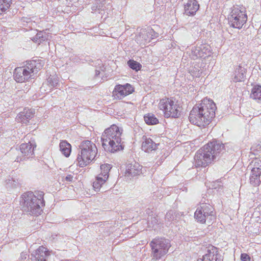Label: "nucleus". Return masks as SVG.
I'll list each match as a JSON object with an SVG mask.
<instances>
[{
  "label": "nucleus",
  "instance_id": "22",
  "mask_svg": "<svg viewBox=\"0 0 261 261\" xmlns=\"http://www.w3.org/2000/svg\"><path fill=\"white\" fill-rule=\"evenodd\" d=\"M59 146L60 151L66 157H68L70 155L71 146L69 143L65 140L62 141L60 143Z\"/></svg>",
  "mask_w": 261,
  "mask_h": 261
},
{
  "label": "nucleus",
  "instance_id": "13",
  "mask_svg": "<svg viewBox=\"0 0 261 261\" xmlns=\"http://www.w3.org/2000/svg\"><path fill=\"white\" fill-rule=\"evenodd\" d=\"M36 146L33 143L29 142L28 143H22L20 146L21 155L17 157L16 161L20 162L22 160L32 158L34 156V150Z\"/></svg>",
  "mask_w": 261,
  "mask_h": 261
},
{
  "label": "nucleus",
  "instance_id": "36",
  "mask_svg": "<svg viewBox=\"0 0 261 261\" xmlns=\"http://www.w3.org/2000/svg\"><path fill=\"white\" fill-rule=\"evenodd\" d=\"M100 74V71L98 70H95V76H98Z\"/></svg>",
  "mask_w": 261,
  "mask_h": 261
},
{
  "label": "nucleus",
  "instance_id": "5",
  "mask_svg": "<svg viewBox=\"0 0 261 261\" xmlns=\"http://www.w3.org/2000/svg\"><path fill=\"white\" fill-rule=\"evenodd\" d=\"M43 65V61L39 59L28 61L25 66L15 69L14 78L18 83L24 82L42 69Z\"/></svg>",
  "mask_w": 261,
  "mask_h": 261
},
{
  "label": "nucleus",
  "instance_id": "16",
  "mask_svg": "<svg viewBox=\"0 0 261 261\" xmlns=\"http://www.w3.org/2000/svg\"><path fill=\"white\" fill-rule=\"evenodd\" d=\"M31 255L32 261H46L50 255V252L45 247L40 246L32 253Z\"/></svg>",
  "mask_w": 261,
  "mask_h": 261
},
{
  "label": "nucleus",
  "instance_id": "20",
  "mask_svg": "<svg viewBox=\"0 0 261 261\" xmlns=\"http://www.w3.org/2000/svg\"><path fill=\"white\" fill-rule=\"evenodd\" d=\"M142 166L138 163H134L127 164L126 167L125 175L135 176L141 173Z\"/></svg>",
  "mask_w": 261,
  "mask_h": 261
},
{
  "label": "nucleus",
  "instance_id": "29",
  "mask_svg": "<svg viewBox=\"0 0 261 261\" xmlns=\"http://www.w3.org/2000/svg\"><path fill=\"white\" fill-rule=\"evenodd\" d=\"M12 0H0V14L8 9Z\"/></svg>",
  "mask_w": 261,
  "mask_h": 261
},
{
  "label": "nucleus",
  "instance_id": "1",
  "mask_svg": "<svg viewBox=\"0 0 261 261\" xmlns=\"http://www.w3.org/2000/svg\"><path fill=\"white\" fill-rule=\"evenodd\" d=\"M216 110V105L212 100L204 99L193 107L189 117V121L198 126H205L215 117Z\"/></svg>",
  "mask_w": 261,
  "mask_h": 261
},
{
  "label": "nucleus",
  "instance_id": "3",
  "mask_svg": "<svg viewBox=\"0 0 261 261\" xmlns=\"http://www.w3.org/2000/svg\"><path fill=\"white\" fill-rule=\"evenodd\" d=\"M122 129L116 125H112L102 134L101 140L102 145L107 151L115 152L123 148L121 136Z\"/></svg>",
  "mask_w": 261,
  "mask_h": 261
},
{
  "label": "nucleus",
  "instance_id": "34",
  "mask_svg": "<svg viewBox=\"0 0 261 261\" xmlns=\"http://www.w3.org/2000/svg\"><path fill=\"white\" fill-rule=\"evenodd\" d=\"M73 179V176L71 174L67 175L65 177V180L67 181H71Z\"/></svg>",
  "mask_w": 261,
  "mask_h": 261
},
{
  "label": "nucleus",
  "instance_id": "25",
  "mask_svg": "<svg viewBox=\"0 0 261 261\" xmlns=\"http://www.w3.org/2000/svg\"><path fill=\"white\" fill-rule=\"evenodd\" d=\"M107 179L101 177V175H98L96 177L95 180L93 183V188L95 191L100 190L102 185H103Z\"/></svg>",
  "mask_w": 261,
  "mask_h": 261
},
{
  "label": "nucleus",
  "instance_id": "31",
  "mask_svg": "<svg viewBox=\"0 0 261 261\" xmlns=\"http://www.w3.org/2000/svg\"><path fill=\"white\" fill-rule=\"evenodd\" d=\"M127 64L130 68L136 71H138L140 69L141 65L134 60H129L127 62Z\"/></svg>",
  "mask_w": 261,
  "mask_h": 261
},
{
  "label": "nucleus",
  "instance_id": "2",
  "mask_svg": "<svg viewBox=\"0 0 261 261\" xmlns=\"http://www.w3.org/2000/svg\"><path fill=\"white\" fill-rule=\"evenodd\" d=\"M224 144L213 140L198 150L194 156V165L196 167H205L216 159L217 155L224 149Z\"/></svg>",
  "mask_w": 261,
  "mask_h": 261
},
{
  "label": "nucleus",
  "instance_id": "26",
  "mask_svg": "<svg viewBox=\"0 0 261 261\" xmlns=\"http://www.w3.org/2000/svg\"><path fill=\"white\" fill-rule=\"evenodd\" d=\"M144 121L148 125H154L159 123L158 119L152 113L146 114L144 117Z\"/></svg>",
  "mask_w": 261,
  "mask_h": 261
},
{
  "label": "nucleus",
  "instance_id": "9",
  "mask_svg": "<svg viewBox=\"0 0 261 261\" xmlns=\"http://www.w3.org/2000/svg\"><path fill=\"white\" fill-rule=\"evenodd\" d=\"M247 16L244 8L233 7L228 17L230 25L234 28L241 29L246 23Z\"/></svg>",
  "mask_w": 261,
  "mask_h": 261
},
{
  "label": "nucleus",
  "instance_id": "7",
  "mask_svg": "<svg viewBox=\"0 0 261 261\" xmlns=\"http://www.w3.org/2000/svg\"><path fill=\"white\" fill-rule=\"evenodd\" d=\"M150 246L151 248V256L152 259L159 260L165 255L171 247L170 241L165 238H155L153 239Z\"/></svg>",
  "mask_w": 261,
  "mask_h": 261
},
{
  "label": "nucleus",
  "instance_id": "8",
  "mask_svg": "<svg viewBox=\"0 0 261 261\" xmlns=\"http://www.w3.org/2000/svg\"><path fill=\"white\" fill-rule=\"evenodd\" d=\"M195 218L198 221L208 225L212 224L215 220L214 208L210 204L202 203L198 207L194 215Z\"/></svg>",
  "mask_w": 261,
  "mask_h": 261
},
{
  "label": "nucleus",
  "instance_id": "33",
  "mask_svg": "<svg viewBox=\"0 0 261 261\" xmlns=\"http://www.w3.org/2000/svg\"><path fill=\"white\" fill-rule=\"evenodd\" d=\"M241 259L242 261H250L251 260V258L249 255L246 253L241 254Z\"/></svg>",
  "mask_w": 261,
  "mask_h": 261
},
{
  "label": "nucleus",
  "instance_id": "32",
  "mask_svg": "<svg viewBox=\"0 0 261 261\" xmlns=\"http://www.w3.org/2000/svg\"><path fill=\"white\" fill-rule=\"evenodd\" d=\"M58 77L55 76H50L47 79V83L51 87H56L58 84Z\"/></svg>",
  "mask_w": 261,
  "mask_h": 261
},
{
  "label": "nucleus",
  "instance_id": "12",
  "mask_svg": "<svg viewBox=\"0 0 261 261\" xmlns=\"http://www.w3.org/2000/svg\"><path fill=\"white\" fill-rule=\"evenodd\" d=\"M156 37V34L153 30L149 27L142 29L137 36L136 40L140 45H146L152 39Z\"/></svg>",
  "mask_w": 261,
  "mask_h": 261
},
{
  "label": "nucleus",
  "instance_id": "10",
  "mask_svg": "<svg viewBox=\"0 0 261 261\" xmlns=\"http://www.w3.org/2000/svg\"><path fill=\"white\" fill-rule=\"evenodd\" d=\"M160 109L163 111L166 118H178L180 114V107L169 98H163L159 103Z\"/></svg>",
  "mask_w": 261,
  "mask_h": 261
},
{
  "label": "nucleus",
  "instance_id": "23",
  "mask_svg": "<svg viewBox=\"0 0 261 261\" xmlns=\"http://www.w3.org/2000/svg\"><path fill=\"white\" fill-rule=\"evenodd\" d=\"M250 97L261 102V86H254L251 90Z\"/></svg>",
  "mask_w": 261,
  "mask_h": 261
},
{
  "label": "nucleus",
  "instance_id": "37",
  "mask_svg": "<svg viewBox=\"0 0 261 261\" xmlns=\"http://www.w3.org/2000/svg\"><path fill=\"white\" fill-rule=\"evenodd\" d=\"M96 8L95 7H92V10H95Z\"/></svg>",
  "mask_w": 261,
  "mask_h": 261
},
{
  "label": "nucleus",
  "instance_id": "18",
  "mask_svg": "<svg viewBox=\"0 0 261 261\" xmlns=\"http://www.w3.org/2000/svg\"><path fill=\"white\" fill-rule=\"evenodd\" d=\"M198 261H222L221 255L218 253V249L212 246L207 250V253L203 256L202 259Z\"/></svg>",
  "mask_w": 261,
  "mask_h": 261
},
{
  "label": "nucleus",
  "instance_id": "24",
  "mask_svg": "<svg viewBox=\"0 0 261 261\" xmlns=\"http://www.w3.org/2000/svg\"><path fill=\"white\" fill-rule=\"evenodd\" d=\"M245 76V72L244 69L239 66L235 70V75L233 80L235 82H241L244 80Z\"/></svg>",
  "mask_w": 261,
  "mask_h": 261
},
{
  "label": "nucleus",
  "instance_id": "19",
  "mask_svg": "<svg viewBox=\"0 0 261 261\" xmlns=\"http://www.w3.org/2000/svg\"><path fill=\"white\" fill-rule=\"evenodd\" d=\"M199 5L196 0H188L185 4V13L188 16L194 15L199 10Z\"/></svg>",
  "mask_w": 261,
  "mask_h": 261
},
{
  "label": "nucleus",
  "instance_id": "35",
  "mask_svg": "<svg viewBox=\"0 0 261 261\" xmlns=\"http://www.w3.org/2000/svg\"><path fill=\"white\" fill-rule=\"evenodd\" d=\"M21 20H22V21L23 22H25L27 23H29V22H31V18H30L23 17Z\"/></svg>",
  "mask_w": 261,
  "mask_h": 261
},
{
  "label": "nucleus",
  "instance_id": "30",
  "mask_svg": "<svg viewBox=\"0 0 261 261\" xmlns=\"http://www.w3.org/2000/svg\"><path fill=\"white\" fill-rule=\"evenodd\" d=\"M177 216V214L174 211H168L165 216V220L168 222H171L174 220H176Z\"/></svg>",
  "mask_w": 261,
  "mask_h": 261
},
{
  "label": "nucleus",
  "instance_id": "4",
  "mask_svg": "<svg viewBox=\"0 0 261 261\" xmlns=\"http://www.w3.org/2000/svg\"><path fill=\"white\" fill-rule=\"evenodd\" d=\"M35 195L32 192L24 193L21 196L20 203L23 210L29 214L38 216L42 212L41 207L44 205V194L38 192Z\"/></svg>",
  "mask_w": 261,
  "mask_h": 261
},
{
  "label": "nucleus",
  "instance_id": "6",
  "mask_svg": "<svg viewBox=\"0 0 261 261\" xmlns=\"http://www.w3.org/2000/svg\"><path fill=\"white\" fill-rule=\"evenodd\" d=\"M79 148L80 151L76 159L77 164L81 167H84L94 159L98 150L95 144L89 140L82 142Z\"/></svg>",
  "mask_w": 261,
  "mask_h": 261
},
{
  "label": "nucleus",
  "instance_id": "28",
  "mask_svg": "<svg viewBox=\"0 0 261 261\" xmlns=\"http://www.w3.org/2000/svg\"><path fill=\"white\" fill-rule=\"evenodd\" d=\"M46 39H47V35L46 33L43 31H40L33 37L32 40L34 42L40 44L42 41Z\"/></svg>",
  "mask_w": 261,
  "mask_h": 261
},
{
  "label": "nucleus",
  "instance_id": "11",
  "mask_svg": "<svg viewBox=\"0 0 261 261\" xmlns=\"http://www.w3.org/2000/svg\"><path fill=\"white\" fill-rule=\"evenodd\" d=\"M247 169L251 170L250 184L254 186H258L261 182V160L257 158L254 159L250 163Z\"/></svg>",
  "mask_w": 261,
  "mask_h": 261
},
{
  "label": "nucleus",
  "instance_id": "27",
  "mask_svg": "<svg viewBox=\"0 0 261 261\" xmlns=\"http://www.w3.org/2000/svg\"><path fill=\"white\" fill-rule=\"evenodd\" d=\"M112 168L111 165L105 164L100 166L101 173L98 175L108 179L109 177V173Z\"/></svg>",
  "mask_w": 261,
  "mask_h": 261
},
{
  "label": "nucleus",
  "instance_id": "15",
  "mask_svg": "<svg viewBox=\"0 0 261 261\" xmlns=\"http://www.w3.org/2000/svg\"><path fill=\"white\" fill-rule=\"evenodd\" d=\"M208 46L206 44H201L199 46L197 45L192 48L189 56L193 60L199 58L205 57L210 53Z\"/></svg>",
  "mask_w": 261,
  "mask_h": 261
},
{
  "label": "nucleus",
  "instance_id": "21",
  "mask_svg": "<svg viewBox=\"0 0 261 261\" xmlns=\"http://www.w3.org/2000/svg\"><path fill=\"white\" fill-rule=\"evenodd\" d=\"M142 149L145 152H149L157 148L159 144L154 143L150 138H143Z\"/></svg>",
  "mask_w": 261,
  "mask_h": 261
},
{
  "label": "nucleus",
  "instance_id": "17",
  "mask_svg": "<svg viewBox=\"0 0 261 261\" xmlns=\"http://www.w3.org/2000/svg\"><path fill=\"white\" fill-rule=\"evenodd\" d=\"M35 113V109L25 108L23 111L17 115L16 120L22 124H27L29 120L34 117Z\"/></svg>",
  "mask_w": 261,
  "mask_h": 261
},
{
  "label": "nucleus",
  "instance_id": "14",
  "mask_svg": "<svg viewBox=\"0 0 261 261\" xmlns=\"http://www.w3.org/2000/svg\"><path fill=\"white\" fill-rule=\"evenodd\" d=\"M134 91V88L131 85L126 84L124 85H118L115 86L113 92L115 98L121 99L125 96L132 93Z\"/></svg>",
  "mask_w": 261,
  "mask_h": 261
}]
</instances>
